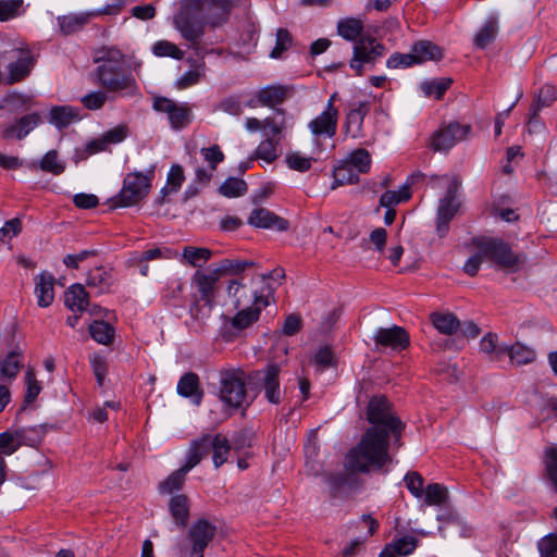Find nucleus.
<instances>
[{"instance_id":"nucleus-62","label":"nucleus","mask_w":557,"mask_h":557,"mask_svg":"<svg viewBox=\"0 0 557 557\" xmlns=\"http://www.w3.org/2000/svg\"><path fill=\"white\" fill-rule=\"evenodd\" d=\"M545 469L548 481L557 491V446L546 450Z\"/></svg>"},{"instance_id":"nucleus-44","label":"nucleus","mask_w":557,"mask_h":557,"mask_svg":"<svg viewBox=\"0 0 557 557\" xmlns=\"http://www.w3.org/2000/svg\"><path fill=\"white\" fill-rule=\"evenodd\" d=\"M212 257V251L203 247L187 246L183 249V258L194 268H202Z\"/></svg>"},{"instance_id":"nucleus-50","label":"nucleus","mask_w":557,"mask_h":557,"mask_svg":"<svg viewBox=\"0 0 557 557\" xmlns=\"http://www.w3.org/2000/svg\"><path fill=\"white\" fill-rule=\"evenodd\" d=\"M453 81L447 77H441L436 79L425 81L421 84V89L425 96H434L440 99L444 92L449 88Z\"/></svg>"},{"instance_id":"nucleus-47","label":"nucleus","mask_w":557,"mask_h":557,"mask_svg":"<svg viewBox=\"0 0 557 557\" xmlns=\"http://www.w3.org/2000/svg\"><path fill=\"white\" fill-rule=\"evenodd\" d=\"M252 262L239 261L235 259H223L216 264L210 267L221 276L227 274H239L245 270L247 265H251Z\"/></svg>"},{"instance_id":"nucleus-13","label":"nucleus","mask_w":557,"mask_h":557,"mask_svg":"<svg viewBox=\"0 0 557 557\" xmlns=\"http://www.w3.org/2000/svg\"><path fill=\"white\" fill-rule=\"evenodd\" d=\"M281 368L276 363L268 364L264 369L255 372V380L260 384L264 392L265 399L274 405L280 404L282 393L280 387L278 375Z\"/></svg>"},{"instance_id":"nucleus-4","label":"nucleus","mask_w":557,"mask_h":557,"mask_svg":"<svg viewBox=\"0 0 557 557\" xmlns=\"http://www.w3.org/2000/svg\"><path fill=\"white\" fill-rule=\"evenodd\" d=\"M154 170L150 169L145 174L141 172L128 173L123 181L121 191L107 200V207L114 210L120 207H132L147 197L151 187Z\"/></svg>"},{"instance_id":"nucleus-7","label":"nucleus","mask_w":557,"mask_h":557,"mask_svg":"<svg viewBox=\"0 0 557 557\" xmlns=\"http://www.w3.org/2000/svg\"><path fill=\"white\" fill-rule=\"evenodd\" d=\"M384 52V46L375 38L362 37L354 46V55L349 65L357 75H362L366 66L372 67Z\"/></svg>"},{"instance_id":"nucleus-48","label":"nucleus","mask_w":557,"mask_h":557,"mask_svg":"<svg viewBox=\"0 0 557 557\" xmlns=\"http://www.w3.org/2000/svg\"><path fill=\"white\" fill-rule=\"evenodd\" d=\"M39 169L53 175H60L65 170V163L59 159L57 150H49L39 161Z\"/></svg>"},{"instance_id":"nucleus-11","label":"nucleus","mask_w":557,"mask_h":557,"mask_svg":"<svg viewBox=\"0 0 557 557\" xmlns=\"http://www.w3.org/2000/svg\"><path fill=\"white\" fill-rule=\"evenodd\" d=\"M221 278L222 277L211 267L197 270L190 278V285L194 290L191 296L200 300L214 301L219 290L218 284Z\"/></svg>"},{"instance_id":"nucleus-36","label":"nucleus","mask_w":557,"mask_h":557,"mask_svg":"<svg viewBox=\"0 0 557 557\" xmlns=\"http://www.w3.org/2000/svg\"><path fill=\"white\" fill-rule=\"evenodd\" d=\"M506 354L509 356L511 362L517 366L529 364L536 358L535 350L520 342L507 346Z\"/></svg>"},{"instance_id":"nucleus-2","label":"nucleus","mask_w":557,"mask_h":557,"mask_svg":"<svg viewBox=\"0 0 557 557\" xmlns=\"http://www.w3.org/2000/svg\"><path fill=\"white\" fill-rule=\"evenodd\" d=\"M201 15L206 17V12L200 11V4L186 0L173 15L172 24L196 55L203 58L209 51L201 41L206 26Z\"/></svg>"},{"instance_id":"nucleus-33","label":"nucleus","mask_w":557,"mask_h":557,"mask_svg":"<svg viewBox=\"0 0 557 557\" xmlns=\"http://www.w3.org/2000/svg\"><path fill=\"white\" fill-rule=\"evenodd\" d=\"M256 97L261 106L275 107L287 98V88L281 85L267 86L260 89Z\"/></svg>"},{"instance_id":"nucleus-25","label":"nucleus","mask_w":557,"mask_h":557,"mask_svg":"<svg viewBox=\"0 0 557 557\" xmlns=\"http://www.w3.org/2000/svg\"><path fill=\"white\" fill-rule=\"evenodd\" d=\"M177 393L182 397L189 398L194 405L199 406L202 401L203 391L200 388L198 375L194 372L185 373L177 383Z\"/></svg>"},{"instance_id":"nucleus-64","label":"nucleus","mask_w":557,"mask_h":557,"mask_svg":"<svg viewBox=\"0 0 557 557\" xmlns=\"http://www.w3.org/2000/svg\"><path fill=\"white\" fill-rule=\"evenodd\" d=\"M542 557H557V534L550 533L544 536L537 544Z\"/></svg>"},{"instance_id":"nucleus-40","label":"nucleus","mask_w":557,"mask_h":557,"mask_svg":"<svg viewBox=\"0 0 557 557\" xmlns=\"http://www.w3.org/2000/svg\"><path fill=\"white\" fill-rule=\"evenodd\" d=\"M557 98V90L553 85H544L536 97L535 102L531 106V123L535 121L539 112L546 107H549Z\"/></svg>"},{"instance_id":"nucleus-5","label":"nucleus","mask_w":557,"mask_h":557,"mask_svg":"<svg viewBox=\"0 0 557 557\" xmlns=\"http://www.w3.org/2000/svg\"><path fill=\"white\" fill-rule=\"evenodd\" d=\"M226 293L234 309L260 305L267 307L269 305L263 290H258L256 288L255 278L240 276L238 278L231 280L227 284Z\"/></svg>"},{"instance_id":"nucleus-29","label":"nucleus","mask_w":557,"mask_h":557,"mask_svg":"<svg viewBox=\"0 0 557 557\" xmlns=\"http://www.w3.org/2000/svg\"><path fill=\"white\" fill-rule=\"evenodd\" d=\"M421 176V173L412 174L408 177L407 182L400 187L399 190H387L382 194L380 197V205L384 208H393L403 201H407L411 197L409 190L410 185Z\"/></svg>"},{"instance_id":"nucleus-3","label":"nucleus","mask_w":557,"mask_h":557,"mask_svg":"<svg viewBox=\"0 0 557 557\" xmlns=\"http://www.w3.org/2000/svg\"><path fill=\"white\" fill-rule=\"evenodd\" d=\"M138 87L132 74L131 64L121 51L114 47L107 48V100L109 94L119 97H133Z\"/></svg>"},{"instance_id":"nucleus-18","label":"nucleus","mask_w":557,"mask_h":557,"mask_svg":"<svg viewBox=\"0 0 557 557\" xmlns=\"http://www.w3.org/2000/svg\"><path fill=\"white\" fill-rule=\"evenodd\" d=\"M131 355L125 350V344L121 335H116L114 327L107 321V368H117L129 362Z\"/></svg>"},{"instance_id":"nucleus-52","label":"nucleus","mask_w":557,"mask_h":557,"mask_svg":"<svg viewBox=\"0 0 557 557\" xmlns=\"http://www.w3.org/2000/svg\"><path fill=\"white\" fill-rule=\"evenodd\" d=\"M185 180L184 170L180 164H173L168 173L166 186L161 189L162 198L169 193H176Z\"/></svg>"},{"instance_id":"nucleus-37","label":"nucleus","mask_w":557,"mask_h":557,"mask_svg":"<svg viewBox=\"0 0 557 557\" xmlns=\"http://www.w3.org/2000/svg\"><path fill=\"white\" fill-rule=\"evenodd\" d=\"M193 469L186 461L176 471L172 472L163 482L160 483L159 490L163 494H172L174 491L180 490L186 479V474Z\"/></svg>"},{"instance_id":"nucleus-31","label":"nucleus","mask_w":557,"mask_h":557,"mask_svg":"<svg viewBox=\"0 0 557 557\" xmlns=\"http://www.w3.org/2000/svg\"><path fill=\"white\" fill-rule=\"evenodd\" d=\"M189 499L184 494H178L171 497L169 502V510L175 522L180 528H185L189 519Z\"/></svg>"},{"instance_id":"nucleus-22","label":"nucleus","mask_w":557,"mask_h":557,"mask_svg":"<svg viewBox=\"0 0 557 557\" xmlns=\"http://www.w3.org/2000/svg\"><path fill=\"white\" fill-rule=\"evenodd\" d=\"M98 14V11L69 13L58 16L57 23L63 35H71L83 29Z\"/></svg>"},{"instance_id":"nucleus-17","label":"nucleus","mask_w":557,"mask_h":557,"mask_svg":"<svg viewBox=\"0 0 557 557\" xmlns=\"http://www.w3.org/2000/svg\"><path fill=\"white\" fill-rule=\"evenodd\" d=\"M374 343L376 348L384 347L393 350L406 349L409 344L408 332L397 325L391 327H380L374 335Z\"/></svg>"},{"instance_id":"nucleus-27","label":"nucleus","mask_w":557,"mask_h":557,"mask_svg":"<svg viewBox=\"0 0 557 557\" xmlns=\"http://www.w3.org/2000/svg\"><path fill=\"white\" fill-rule=\"evenodd\" d=\"M338 114L324 110L320 115L309 123L313 135H325L333 137L336 134Z\"/></svg>"},{"instance_id":"nucleus-60","label":"nucleus","mask_w":557,"mask_h":557,"mask_svg":"<svg viewBox=\"0 0 557 557\" xmlns=\"http://www.w3.org/2000/svg\"><path fill=\"white\" fill-rule=\"evenodd\" d=\"M4 104L11 110L29 109L33 104V96L12 91L5 96Z\"/></svg>"},{"instance_id":"nucleus-55","label":"nucleus","mask_w":557,"mask_h":557,"mask_svg":"<svg viewBox=\"0 0 557 557\" xmlns=\"http://www.w3.org/2000/svg\"><path fill=\"white\" fill-rule=\"evenodd\" d=\"M190 115V109L187 104L177 103L168 119L174 129H181L189 124Z\"/></svg>"},{"instance_id":"nucleus-30","label":"nucleus","mask_w":557,"mask_h":557,"mask_svg":"<svg viewBox=\"0 0 557 557\" xmlns=\"http://www.w3.org/2000/svg\"><path fill=\"white\" fill-rule=\"evenodd\" d=\"M411 52L418 64L426 61H438L443 58V49L430 40H420L413 44Z\"/></svg>"},{"instance_id":"nucleus-12","label":"nucleus","mask_w":557,"mask_h":557,"mask_svg":"<svg viewBox=\"0 0 557 557\" xmlns=\"http://www.w3.org/2000/svg\"><path fill=\"white\" fill-rule=\"evenodd\" d=\"M8 53L10 62L7 65L8 76L5 81L8 84L21 82L30 74L35 59L26 48L13 49Z\"/></svg>"},{"instance_id":"nucleus-10","label":"nucleus","mask_w":557,"mask_h":557,"mask_svg":"<svg viewBox=\"0 0 557 557\" xmlns=\"http://www.w3.org/2000/svg\"><path fill=\"white\" fill-rule=\"evenodd\" d=\"M216 527L207 519H198L189 527L187 539L190 543L189 557H203V552L214 539Z\"/></svg>"},{"instance_id":"nucleus-56","label":"nucleus","mask_w":557,"mask_h":557,"mask_svg":"<svg viewBox=\"0 0 557 557\" xmlns=\"http://www.w3.org/2000/svg\"><path fill=\"white\" fill-rule=\"evenodd\" d=\"M23 440L14 432L0 433V456L3 458L13 455L20 447Z\"/></svg>"},{"instance_id":"nucleus-54","label":"nucleus","mask_w":557,"mask_h":557,"mask_svg":"<svg viewBox=\"0 0 557 557\" xmlns=\"http://www.w3.org/2000/svg\"><path fill=\"white\" fill-rule=\"evenodd\" d=\"M345 161H347L359 174L369 172L371 166L370 153L363 148H359L351 152Z\"/></svg>"},{"instance_id":"nucleus-45","label":"nucleus","mask_w":557,"mask_h":557,"mask_svg":"<svg viewBox=\"0 0 557 557\" xmlns=\"http://www.w3.org/2000/svg\"><path fill=\"white\" fill-rule=\"evenodd\" d=\"M275 113L277 116H268L263 120V128L265 129L267 137L277 138L276 136L287 127L285 111L283 109H276Z\"/></svg>"},{"instance_id":"nucleus-38","label":"nucleus","mask_w":557,"mask_h":557,"mask_svg":"<svg viewBox=\"0 0 557 557\" xmlns=\"http://www.w3.org/2000/svg\"><path fill=\"white\" fill-rule=\"evenodd\" d=\"M498 32V17L496 14L490 15L483 27L476 34L474 38V44L478 48L484 49L487 45H490L496 37Z\"/></svg>"},{"instance_id":"nucleus-23","label":"nucleus","mask_w":557,"mask_h":557,"mask_svg":"<svg viewBox=\"0 0 557 557\" xmlns=\"http://www.w3.org/2000/svg\"><path fill=\"white\" fill-rule=\"evenodd\" d=\"M214 434L206 433L190 442L185 461L195 468L200 463L203 457L213 450Z\"/></svg>"},{"instance_id":"nucleus-21","label":"nucleus","mask_w":557,"mask_h":557,"mask_svg":"<svg viewBox=\"0 0 557 557\" xmlns=\"http://www.w3.org/2000/svg\"><path fill=\"white\" fill-rule=\"evenodd\" d=\"M54 282V276L47 271H42L34 277V294L39 307L47 308L53 302Z\"/></svg>"},{"instance_id":"nucleus-9","label":"nucleus","mask_w":557,"mask_h":557,"mask_svg":"<svg viewBox=\"0 0 557 557\" xmlns=\"http://www.w3.org/2000/svg\"><path fill=\"white\" fill-rule=\"evenodd\" d=\"M470 132L469 124L448 123L433 134L431 146L435 151H448L457 143L466 139Z\"/></svg>"},{"instance_id":"nucleus-49","label":"nucleus","mask_w":557,"mask_h":557,"mask_svg":"<svg viewBox=\"0 0 557 557\" xmlns=\"http://www.w3.org/2000/svg\"><path fill=\"white\" fill-rule=\"evenodd\" d=\"M363 25L359 20L347 18L337 25L339 36L349 41H355L362 33Z\"/></svg>"},{"instance_id":"nucleus-63","label":"nucleus","mask_w":557,"mask_h":557,"mask_svg":"<svg viewBox=\"0 0 557 557\" xmlns=\"http://www.w3.org/2000/svg\"><path fill=\"white\" fill-rule=\"evenodd\" d=\"M292 46V36L285 28H278L276 32L275 47L270 53L271 58H280L281 54Z\"/></svg>"},{"instance_id":"nucleus-6","label":"nucleus","mask_w":557,"mask_h":557,"mask_svg":"<svg viewBox=\"0 0 557 557\" xmlns=\"http://www.w3.org/2000/svg\"><path fill=\"white\" fill-rule=\"evenodd\" d=\"M478 248L485 258L508 271H518L527 261L524 255H515L508 244L500 239L480 240Z\"/></svg>"},{"instance_id":"nucleus-43","label":"nucleus","mask_w":557,"mask_h":557,"mask_svg":"<svg viewBox=\"0 0 557 557\" xmlns=\"http://www.w3.org/2000/svg\"><path fill=\"white\" fill-rule=\"evenodd\" d=\"M280 143V138L267 137L262 140L257 149L255 150L253 157L256 159L263 160L265 163L270 164L274 160L277 159V145Z\"/></svg>"},{"instance_id":"nucleus-61","label":"nucleus","mask_w":557,"mask_h":557,"mask_svg":"<svg viewBox=\"0 0 557 557\" xmlns=\"http://www.w3.org/2000/svg\"><path fill=\"white\" fill-rule=\"evenodd\" d=\"M416 546L417 540L413 536H404L395 543L387 545L386 548H391V553L397 557L411 554L416 549Z\"/></svg>"},{"instance_id":"nucleus-34","label":"nucleus","mask_w":557,"mask_h":557,"mask_svg":"<svg viewBox=\"0 0 557 557\" xmlns=\"http://www.w3.org/2000/svg\"><path fill=\"white\" fill-rule=\"evenodd\" d=\"M345 472H331L326 474L325 481L330 486V494L333 498L338 497L351 483V475L359 474L360 472H351L344 466ZM366 474L364 472H361Z\"/></svg>"},{"instance_id":"nucleus-1","label":"nucleus","mask_w":557,"mask_h":557,"mask_svg":"<svg viewBox=\"0 0 557 557\" xmlns=\"http://www.w3.org/2000/svg\"><path fill=\"white\" fill-rule=\"evenodd\" d=\"M366 419L370 426L345 456V467L351 472L380 471L392 463L389 448L399 449L403 446L405 423L385 396H373L369 400Z\"/></svg>"},{"instance_id":"nucleus-20","label":"nucleus","mask_w":557,"mask_h":557,"mask_svg":"<svg viewBox=\"0 0 557 557\" xmlns=\"http://www.w3.org/2000/svg\"><path fill=\"white\" fill-rule=\"evenodd\" d=\"M215 301L200 300L191 296L189 304L190 327L197 332H203L211 318Z\"/></svg>"},{"instance_id":"nucleus-8","label":"nucleus","mask_w":557,"mask_h":557,"mask_svg":"<svg viewBox=\"0 0 557 557\" xmlns=\"http://www.w3.org/2000/svg\"><path fill=\"white\" fill-rule=\"evenodd\" d=\"M221 400L232 408H239L246 398L244 373L240 371H227L222 374Z\"/></svg>"},{"instance_id":"nucleus-57","label":"nucleus","mask_w":557,"mask_h":557,"mask_svg":"<svg viewBox=\"0 0 557 557\" xmlns=\"http://www.w3.org/2000/svg\"><path fill=\"white\" fill-rule=\"evenodd\" d=\"M152 52L157 57H171L175 60H182L184 58V51L175 44L168 40H159L154 42Z\"/></svg>"},{"instance_id":"nucleus-15","label":"nucleus","mask_w":557,"mask_h":557,"mask_svg":"<svg viewBox=\"0 0 557 557\" xmlns=\"http://www.w3.org/2000/svg\"><path fill=\"white\" fill-rule=\"evenodd\" d=\"M456 193V183H450L447 188L446 196L440 200L436 225V232L440 237L446 236L449 228V222L458 210L459 203L457 202Z\"/></svg>"},{"instance_id":"nucleus-35","label":"nucleus","mask_w":557,"mask_h":557,"mask_svg":"<svg viewBox=\"0 0 557 557\" xmlns=\"http://www.w3.org/2000/svg\"><path fill=\"white\" fill-rule=\"evenodd\" d=\"M434 327L442 334L451 335L460 327V321L450 312H434L431 314Z\"/></svg>"},{"instance_id":"nucleus-19","label":"nucleus","mask_w":557,"mask_h":557,"mask_svg":"<svg viewBox=\"0 0 557 557\" xmlns=\"http://www.w3.org/2000/svg\"><path fill=\"white\" fill-rule=\"evenodd\" d=\"M248 224L253 227L277 232H285L289 227V222L286 219L276 215L265 208L253 209L248 218Z\"/></svg>"},{"instance_id":"nucleus-42","label":"nucleus","mask_w":557,"mask_h":557,"mask_svg":"<svg viewBox=\"0 0 557 557\" xmlns=\"http://www.w3.org/2000/svg\"><path fill=\"white\" fill-rule=\"evenodd\" d=\"M333 177L334 185L332 188L339 185L355 184L359 182V173L345 160L334 168Z\"/></svg>"},{"instance_id":"nucleus-24","label":"nucleus","mask_w":557,"mask_h":557,"mask_svg":"<svg viewBox=\"0 0 557 557\" xmlns=\"http://www.w3.org/2000/svg\"><path fill=\"white\" fill-rule=\"evenodd\" d=\"M82 119L81 110L72 106H54L49 111V122L58 129L65 128Z\"/></svg>"},{"instance_id":"nucleus-41","label":"nucleus","mask_w":557,"mask_h":557,"mask_svg":"<svg viewBox=\"0 0 557 557\" xmlns=\"http://www.w3.org/2000/svg\"><path fill=\"white\" fill-rule=\"evenodd\" d=\"M214 440L212 461L214 468L218 469L227 461V456L233 447L230 440L221 433L214 434Z\"/></svg>"},{"instance_id":"nucleus-16","label":"nucleus","mask_w":557,"mask_h":557,"mask_svg":"<svg viewBox=\"0 0 557 557\" xmlns=\"http://www.w3.org/2000/svg\"><path fill=\"white\" fill-rule=\"evenodd\" d=\"M263 306H251L237 309L238 312L230 319V327L225 329L222 336L225 341L234 339L242 331L258 321Z\"/></svg>"},{"instance_id":"nucleus-14","label":"nucleus","mask_w":557,"mask_h":557,"mask_svg":"<svg viewBox=\"0 0 557 557\" xmlns=\"http://www.w3.org/2000/svg\"><path fill=\"white\" fill-rule=\"evenodd\" d=\"M200 4V11L206 12L207 23L212 27L220 26L228 20L233 7L243 4L245 0H193Z\"/></svg>"},{"instance_id":"nucleus-51","label":"nucleus","mask_w":557,"mask_h":557,"mask_svg":"<svg viewBox=\"0 0 557 557\" xmlns=\"http://www.w3.org/2000/svg\"><path fill=\"white\" fill-rule=\"evenodd\" d=\"M247 184L244 180L237 177H228L219 187V193L227 198L239 197L246 194Z\"/></svg>"},{"instance_id":"nucleus-26","label":"nucleus","mask_w":557,"mask_h":557,"mask_svg":"<svg viewBox=\"0 0 557 557\" xmlns=\"http://www.w3.org/2000/svg\"><path fill=\"white\" fill-rule=\"evenodd\" d=\"M41 123V117L38 113L27 114L21 117L15 124L9 125L3 129L4 138L22 139L26 137L33 129Z\"/></svg>"},{"instance_id":"nucleus-53","label":"nucleus","mask_w":557,"mask_h":557,"mask_svg":"<svg viewBox=\"0 0 557 557\" xmlns=\"http://www.w3.org/2000/svg\"><path fill=\"white\" fill-rule=\"evenodd\" d=\"M448 497L447 488L438 483L429 484L425 488L424 503L429 506H440L446 503Z\"/></svg>"},{"instance_id":"nucleus-58","label":"nucleus","mask_w":557,"mask_h":557,"mask_svg":"<svg viewBox=\"0 0 557 557\" xmlns=\"http://www.w3.org/2000/svg\"><path fill=\"white\" fill-rule=\"evenodd\" d=\"M20 370V360L17 355H9L0 367V382L7 383L16 376Z\"/></svg>"},{"instance_id":"nucleus-32","label":"nucleus","mask_w":557,"mask_h":557,"mask_svg":"<svg viewBox=\"0 0 557 557\" xmlns=\"http://www.w3.org/2000/svg\"><path fill=\"white\" fill-rule=\"evenodd\" d=\"M89 295L83 285L73 284L64 293V304L73 312L83 311L86 309Z\"/></svg>"},{"instance_id":"nucleus-59","label":"nucleus","mask_w":557,"mask_h":557,"mask_svg":"<svg viewBox=\"0 0 557 557\" xmlns=\"http://www.w3.org/2000/svg\"><path fill=\"white\" fill-rule=\"evenodd\" d=\"M23 0H0V21H9L24 12Z\"/></svg>"},{"instance_id":"nucleus-46","label":"nucleus","mask_w":557,"mask_h":557,"mask_svg":"<svg viewBox=\"0 0 557 557\" xmlns=\"http://www.w3.org/2000/svg\"><path fill=\"white\" fill-rule=\"evenodd\" d=\"M318 453L319 445L314 436L313 440H309L305 445L306 467L308 472L314 476L319 475L322 468L320 461L317 459Z\"/></svg>"},{"instance_id":"nucleus-39","label":"nucleus","mask_w":557,"mask_h":557,"mask_svg":"<svg viewBox=\"0 0 557 557\" xmlns=\"http://www.w3.org/2000/svg\"><path fill=\"white\" fill-rule=\"evenodd\" d=\"M507 345L498 344V336L495 333H486L480 341V351L490 356L491 360H498L506 355Z\"/></svg>"},{"instance_id":"nucleus-28","label":"nucleus","mask_w":557,"mask_h":557,"mask_svg":"<svg viewBox=\"0 0 557 557\" xmlns=\"http://www.w3.org/2000/svg\"><path fill=\"white\" fill-rule=\"evenodd\" d=\"M370 111L369 102H359L357 108L351 109L346 116L345 128L346 133L351 138H359L361 136L362 123L364 116Z\"/></svg>"}]
</instances>
